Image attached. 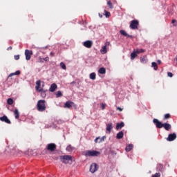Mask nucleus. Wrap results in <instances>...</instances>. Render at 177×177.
Segmentation results:
<instances>
[{
	"label": "nucleus",
	"mask_w": 177,
	"mask_h": 177,
	"mask_svg": "<svg viewBox=\"0 0 177 177\" xmlns=\"http://www.w3.org/2000/svg\"><path fill=\"white\" fill-rule=\"evenodd\" d=\"M83 156H85L86 157H99V156H100V151L86 150L83 152Z\"/></svg>",
	"instance_id": "1"
},
{
	"label": "nucleus",
	"mask_w": 177,
	"mask_h": 177,
	"mask_svg": "<svg viewBox=\"0 0 177 177\" xmlns=\"http://www.w3.org/2000/svg\"><path fill=\"white\" fill-rule=\"evenodd\" d=\"M37 109L40 112L45 111V110H46V101L44 100H39L37 104Z\"/></svg>",
	"instance_id": "2"
},
{
	"label": "nucleus",
	"mask_w": 177,
	"mask_h": 177,
	"mask_svg": "<svg viewBox=\"0 0 177 177\" xmlns=\"http://www.w3.org/2000/svg\"><path fill=\"white\" fill-rule=\"evenodd\" d=\"M59 160L61 162H63V164H68L70 162H71V161H73V156L70 155L60 156Z\"/></svg>",
	"instance_id": "3"
},
{
	"label": "nucleus",
	"mask_w": 177,
	"mask_h": 177,
	"mask_svg": "<svg viewBox=\"0 0 177 177\" xmlns=\"http://www.w3.org/2000/svg\"><path fill=\"white\" fill-rule=\"evenodd\" d=\"M139 26V21L132 20L130 23V28L131 30H138V26Z\"/></svg>",
	"instance_id": "4"
},
{
	"label": "nucleus",
	"mask_w": 177,
	"mask_h": 177,
	"mask_svg": "<svg viewBox=\"0 0 177 177\" xmlns=\"http://www.w3.org/2000/svg\"><path fill=\"white\" fill-rule=\"evenodd\" d=\"M56 147H57L56 144L50 143L47 145L46 150H48V151H55V150H56Z\"/></svg>",
	"instance_id": "5"
},
{
	"label": "nucleus",
	"mask_w": 177,
	"mask_h": 177,
	"mask_svg": "<svg viewBox=\"0 0 177 177\" xmlns=\"http://www.w3.org/2000/svg\"><path fill=\"white\" fill-rule=\"evenodd\" d=\"M110 46V41H106L105 43V46H102V49L100 50V52L102 55H105V53H107V46Z\"/></svg>",
	"instance_id": "6"
},
{
	"label": "nucleus",
	"mask_w": 177,
	"mask_h": 177,
	"mask_svg": "<svg viewBox=\"0 0 177 177\" xmlns=\"http://www.w3.org/2000/svg\"><path fill=\"white\" fill-rule=\"evenodd\" d=\"M153 124H155L156 128L161 129V128H162V127L164 125V123L160 122L158 120V119H153Z\"/></svg>",
	"instance_id": "7"
},
{
	"label": "nucleus",
	"mask_w": 177,
	"mask_h": 177,
	"mask_svg": "<svg viewBox=\"0 0 177 177\" xmlns=\"http://www.w3.org/2000/svg\"><path fill=\"white\" fill-rule=\"evenodd\" d=\"M92 45H93V41H92L91 40H87V41L83 42V46L85 48H88V49H91V48H92Z\"/></svg>",
	"instance_id": "8"
},
{
	"label": "nucleus",
	"mask_w": 177,
	"mask_h": 177,
	"mask_svg": "<svg viewBox=\"0 0 177 177\" xmlns=\"http://www.w3.org/2000/svg\"><path fill=\"white\" fill-rule=\"evenodd\" d=\"M176 139V133H173L169 134L168 137L167 138V142H174Z\"/></svg>",
	"instance_id": "9"
},
{
	"label": "nucleus",
	"mask_w": 177,
	"mask_h": 177,
	"mask_svg": "<svg viewBox=\"0 0 177 177\" xmlns=\"http://www.w3.org/2000/svg\"><path fill=\"white\" fill-rule=\"evenodd\" d=\"M97 165L96 163H93L90 166V172H91V174H95V172L97 171Z\"/></svg>",
	"instance_id": "10"
},
{
	"label": "nucleus",
	"mask_w": 177,
	"mask_h": 177,
	"mask_svg": "<svg viewBox=\"0 0 177 177\" xmlns=\"http://www.w3.org/2000/svg\"><path fill=\"white\" fill-rule=\"evenodd\" d=\"M25 56L26 60H30V59H31V56H32V50H26Z\"/></svg>",
	"instance_id": "11"
},
{
	"label": "nucleus",
	"mask_w": 177,
	"mask_h": 177,
	"mask_svg": "<svg viewBox=\"0 0 177 177\" xmlns=\"http://www.w3.org/2000/svg\"><path fill=\"white\" fill-rule=\"evenodd\" d=\"M73 106H75V104H74V102H73L71 101H67L64 104L65 109H71V107H73Z\"/></svg>",
	"instance_id": "12"
},
{
	"label": "nucleus",
	"mask_w": 177,
	"mask_h": 177,
	"mask_svg": "<svg viewBox=\"0 0 177 177\" xmlns=\"http://www.w3.org/2000/svg\"><path fill=\"white\" fill-rule=\"evenodd\" d=\"M106 139V136H102V138L97 137L95 140V143H102L104 142V140Z\"/></svg>",
	"instance_id": "13"
},
{
	"label": "nucleus",
	"mask_w": 177,
	"mask_h": 177,
	"mask_svg": "<svg viewBox=\"0 0 177 177\" xmlns=\"http://www.w3.org/2000/svg\"><path fill=\"white\" fill-rule=\"evenodd\" d=\"M0 121H2L3 122H6V124H10V120L8 118V116L6 115L0 117Z\"/></svg>",
	"instance_id": "14"
},
{
	"label": "nucleus",
	"mask_w": 177,
	"mask_h": 177,
	"mask_svg": "<svg viewBox=\"0 0 177 177\" xmlns=\"http://www.w3.org/2000/svg\"><path fill=\"white\" fill-rule=\"evenodd\" d=\"M111 129H113V123H109L106 124V133H111Z\"/></svg>",
	"instance_id": "15"
},
{
	"label": "nucleus",
	"mask_w": 177,
	"mask_h": 177,
	"mask_svg": "<svg viewBox=\"0 0 177 177\" xmlns=\"http://www.w3.org/2000/svg\"><path fill=\"white\" fill-rule=\"evenodd\" d=\"M120 33L121 34V35H123V37H127V38H132V35H128V33H127V32L124 30H120Z\"/></svg>",
	"instance_id": "16"
},
{
	"label": "nucleus",
	"mask_w": 177,
	"mask_h": 177,
	"mask_svg": "<svg viewBox=\"0 0 177 177\" xmlns=\"http://www.w3.org/2000/svg\"><path fill=\"white\" fill-rule=\"evenodd\" d=\"M56 89H57V85L55 83L52 84L50 88H49V91L50 92H55V91H56Z\"/></svg>",
	"instance_id": "17"
},
{
	"label": "nucleus",
	"mask_w": 177,
	"mask_h": 177,
	"mask_svg": "<svg viewBox=\"0 0 177 177\" xmlns=\"http://www.w3.org/2000/svg\"><path fill=\"white\" fill-rule=\"evenodd\" d=\"M162 128H164L166 131H169L171 128H172V126L169 123H163Z\"/></svg>",
	"instance_id": "18"
},
{
	"label": "nucleus",
	"mask_w": 177,
	"mask_h": 177,
	"mask_svg": "<svg viewBox=\"0 0 177 177\" xmlns=\"http://www.w3.org/2000/svg\"><path fill=\"white\" fill-rule=\"evenodd\" d=\"M140 62L143 64H146V63H147V62H149V59H147V56L145 55L143 57H140Z\"/></svg>",
	"instance_id": "19"
},
{
	"label": "nucleus",
	"mask_w": 177,
	"mask_h": 177,
	"mask_svg": "<svg viewBox=\"0 0 177 177\" xmlns=\"http://www.w3.org/2000/svg\"><path fill=\"white\" fill-rule=\"evenodd\" d=\"M14 115H15L16 120H19V118L20 117V113H19V109H15Z\"/></svg>",
	"instance_id": "20"
},
{
	"label": "nucleus",
	"mask_w": 177,
	"mask_h": 177,
	"mask_svg": "<svg viewBox=\"0 0 177 177\" xmlns=\"http://www.w3.org/2000/svg\"><path fill=\"white\" fill-rule=\"evenodd\" d=\"M124 126H125V124L124 123V122L118 123L116 124V129L118 131V129H121L122 128H124Z\"/></svg>",
	"instance_id": "21"
},
{
	"label": "nucleus",
	"mask_w": 177,
	"mask_h": 177,
	"mask_svg": "<svg viewBox=\"0 0 177 177\" xmlns=\"http://www.w3.org/2000/svg\"><path fill=\"white\" fill-rule=\"evenodd\" d=\"M41 88V80H37L36 82V86H35V89L36 91H37V92L41 90V88Z\"/></svg>",
	"instance_id": "22"
},
{
	"label": "nucleus",
	"mask_w": 177,
	"mask_h": 177,
	"mask_svg": "<svg viewBox=\"0 0 177 177\" xmlns=\"http://www.w3.org/2000/svg\"><path fill=\"white\" fill-rule=\"evenodd\" d=\"M134 50L137 55H139L140 53H145V52H146V50L143 48H140V49L137 48V49H134Z\"/></svg>",
	"instance_id": "23"
},
{
	"label": "nucleus",
	"mask_w": 177,
	"mask_h": 177,
	"mask_svg": "<svg viewBox=\"0 0 177 177\" xmlns=\"http://www.w3.org/2000/svg\"><path fill=\"white\" fill-rule=\"evenodd\" d=\"M38 92H41V96L42 97H46V91H44V88H40Z\"/></svg>",
	"instance_id": "24"
},
{
	"label": "nucleus",
	"mask_w": 177,
	"mask_h": 177,
	"mask_svg": "<svg viewBox=\"0 0 177 177\" xmlns=\"http://www.w3.org/2000/svg\"><path fill=\"white\" fill-rule=\"evenodd\" d=\"M124 138V132L120 131L116 135V139H122Z\"/></svg>",
	"instance_id": "25"
},
{
	"label": "nucleus",
	"mask_w": 177,
	"mask_h": 177,
	"mask_svg": "<svg viewBox=\"0 0 177 177\" xmlns=\"http://www.w3.org/2000/svg\"><path fill=\"white\" fill-rule=\"evenodd\" d=\"M133 149V145L130 144L126 147V151L129 152L131 151Z\"/></svg>",
	"instance_id": "26"
},
{
	"label": "nucleus",
	"mask_w": 177,
	"mask_h": 177,
	"mask_svg": "<svg viewBox=\"0 0 177 177\" xmlns=\"http://www.w3.org/2000/svg\"><path fill=\"white\" fill-rule=\"evenodd\" d=\"M136 56H138V54L136 53V51L133 50V51L131 53V60L135 59V57H136Z\"/></svg>",
	"instance_id": "27"
},
{
	"label": "nucleus",
	"mask_w": 177,
	"mask_h": 177,
	"mask_svg": "<svg viewBox=\"0 0 177 177\" xmlns=\"http://www.w3.org/2000/svg\"><path fill=\"white\" fill-rule=\"evenodd\" d=\"M13 75H20V71H17L15 73H12L8 75V79H9L10 77H13Z\"/></svg>",
	"instance_id": "28"
},
{
	"label": "nucleus",
	"mask_w": 177,
	"mask_h": 177,
	"mask_svg": "<svg viewBox=\"0 0 177 177\" xmlns=\"http://www.w3.org/2000/svg\"><path fill=\"white\" fill-rule=\"evenodd\" d=\"M164 168V166L162 164H158L156 169L161 172L162 171V169Z\"/></svg>",
	"instance_id": "29"
},
{
	"label": "nucleus",
	"mask_w": 177,
	"mask_h": 177,
	"mask_svg": "<svg viewBox=\"0 0 177 177\" xmlns=\"http://www.w3.org/2000/svg\"><path fill=\"white\" fill-rule=\"evenodd\" d=\"M151 67L153 68V70L157 71L158 69V66H157V63L152 62L151 63Z\"/></svg>",
	"instance_id": "30"
},
{
	"label": "nucleus",
	"mask_w": 177,
	"mask_h": 177,
	"mask_svg": "<svg viewBox=\"0 0 177 177\" xmlns=\"http://www.w3.org/2000/svg\"><path fill=\"white\" fill-rule=\"evenodd\" d=\"M98 73L100 74H106V68H100L98 71Z\"/></svg>",
	"instance_id": "31"
},
{
	"label": "nucleus",
	"mask_w": 177,
	"mask_h": 177,
	"mask_svg": "<svg viewBox=\"0 0 177 177\" xmlns=\"http://www.w3.org/2000/svg\"><path fill=\"white\" fill-rule=\"evenodd\" d=\"M89 77H90V80H96V73H91L90 74Z\"/></svg>",
	"instance_id": "32"
},
{
	"label": "nucleus",
	"mask_w": 177,
	"mask_h": 177,
	"mask_svg": "<svg viewBox=\"0 0 177 177\" xmlns=\"http://www.w3.org/2000/svg\"><path fill=\"white\" fill-rule=\"evenodd\" d=\"M107 5H108L109 9H113V8H114L113 6V3H111V1H107Z\"/></svg>",
	"instance_id": "33"
},
{
	"label": "nucleus",
	"mask_w": 177,
	"mask_h": 177,
	"mask_svg": "<svg viewBox=\"0 0 177 177\" xmlns=\"http://www.w3.org/2000/svg\"><path fill=\"white\" fill-rule=\"evenodd\" d=\"M74 150V147H73L71 145H68L66 147V151H73Z\"/></svg>",
	"instance_id": "34"
},
{
	"label": "nucleus",
	"mask_w": 177,
	"mask_h": 177,
	"mask_svg": "<svg viewBox=\"0 0 177 177\" xmlns=\"http://www.w3.org/2000/svg\"><path fill=\"white\" fill-rule=\"evenodd\" d=\"M7 103H8V104L12 105L14 103L13 99L8 98L7 100Z\"/></svg>",
	"instance_id": "35"
},
{
	"label": "nucleus",
	"mask_w": 177,
	"mask_h": 177,
	"mask_svg": "<svg viewBox=\"0 0 177 177\" xmlns=\"http://www.w3.org/2000/svg\"><path fill=\"white\" fill-rule=\"evenodd\" d=\"M61 68H62V70H66V64L64 62H61L59 64Z\"/></svg>",
	"instance_id": "36"
},
{
	"label": "nucleus",
	"mask_w": 177,
	"mask_h": 177,
	"mask_svg": "<svg viewBox=\"0 0 177 177\" xmlns=\"http://www.w3.org/2000/svg\"><path fill=\"white\" fill-rule=\"evenodd\" d=\"M169 118H171V114H169V113H166V114L165 115V116H164V119H165V120H168V119H169Z\"/></svg>",
	"instance_id": "37"
},
{
	"label": "nucleus",
	"mask_w": 177,
	"mask_h": 177,
	"mask_svg": "<svg viewBox=\"0 0 177 177\" xmlns=\"http://www.w3.org/2000/svg\"><path fill=\"white\" fill-rule=\"evenodd\" d=\"M56 96H57V97H60V96H63V94L62 93V91H58L56 93Z\"/></svg>",
	"instance_id": "38"
},
{
	"label": "nucleus",
	"mask_w": 177,
	"mask_h": 177,
	"mask_svg": "<svg viewBox=\"0 0 177 177\" xmlns=\"http://www.w3.org/2000/svg\"><path fill=\"white\" fill-rule=\"evenodd\" d=\"M104 15L106 16V17H109V16H111L110 12H107V10H104Z\"/></svg>",
	"instance_id": "39"
},
{
	"label": "nucleus",
	"mask_w": 177,
	"mask_h": 177,
	"mask_svg": "<svg viewBox=\"0 0 177 177\" xmlns=\"http://www.w3.org/2000/svg\"><path fill=\"white\" fill-rule=\"evenodd\" d=\"M161 176V174L160 173H156L155 174H153L151 176V177H160Z\"/></svg>",
	"instance_id": "40"
},
{
	"label": "nucleus",
	"mask_w": 177,
	"mask_h": 177,
	"mask_svg": "<svg viewBox=\"0 0 177 177\" xmlns=\"http://www.w3.org/2000/svg\"><path fill=\"white\" fill-rule=\"evenodd\" d=\"M38 62L39 63H44V58H42L41 57H39Z\"/></svg>",
	"instance_id": "41"
},
{
	"label": "nucleus",
	"mask_w": 177,
	"mask_h": 177,
	"mask_svg": "<svg viewBox=\"0 0 177 177\" xmlns=\"http://www.w3.org/2000/svg\"><path fill=\"white\" fill-rule=\"evenodd\" d=\"M167 75L168 77H170V78H172V77H174V74H172V73L171 72H168Z\"/></svg>",
	"instance_id": "42"
},
{
	"label": "nucleus",
	"mask_w": 177,
	"mask_h": 177,
	"mask_svg": "<svg viewBox=\"0 0 177 177\" xmlns=\"http://www.w3.org/2000/svg\"><path fill=\"white\" fill-rule=\"evenodd\" d=\"M101 107H102V110H104V109H106V104H101Z\"/></svg>",
	"instance_id": "43"
},
{
	"label": "nucleus",
	"mask_w": 177,
	"mask_h": 177,
	"mask_svg": "<svg viewBox=\"0 0 177 177\" xmlns=\"http://www.w3.org/2000/svg\"><path fill=\"white\" fill-rule=\"evenodd\" d=\"M14 57L15 60H19V59H20V55H15Z\"/></svg>",
	"instance_id": "44"
},
{
	"label": "nucleus",
	"mask_w": 177,
	"mask_h": 177,
	"mask_svg": "<svg viewBox=\"0 0 177 177\" xmlns=\"http://www.w3.org/2000/svg\"><path fill=\"white\" fill-rule=\"evenodd\" d=\"M43 60H44V62H49V57H46L45 58H43Z\"/></svg>",
	"instance_id": "45"
},
{
	"label": "nucleus",
	"mask_w": 177,
	"mask_h": 177,
	"mask_svg": "<svg viewBox=\"0 0 177 177\" xmlns=\"http://www.w3.org/2000/svg\"><path fill=\"white\" fill-rule=\"evenodd\" d=\"M117 110H119V111H122V109L120 108V107H118V108H117Z\"/></svg>",
	"instance_id": "46"
},
{
	"label": "nucleus",
	"mask_w": 177,
	"mask_h": 177,
	"mask_svg": "<svg viewBox=\"0 0 177 177\" xmlns=\"http://www.w3.org/2000/svg\"><path fill=\"white\" fill-rule=\"evenodd\" d=\"M12 46H10V47H8V48H7V50H12Z\"/></svg>",
	"instance_id": "47"
},
{
	"label": "nucleus",
	"mask_w": 177,
	"mask_h": 177,
	"mask_svg": "<svg viewBox=\"0 0 177 177\" xmlns=\"http://www.w3.org/2000/svg\"><path fill=\"white\" fill-rule=\"evenodd\" d=\"M50 56H55V53H54L53 52H51V53H50Z\"/></svg>",
	"instance_id": "48"
},
{
	"label": "nucleus",
	"mask_w": 177,
	"mask_h": 177,
	"mask_svg": "<svg viewBox=\"0 0 177 177\" xmlns=\"http://www.w3.org/2000/svg\"><path fill=\"white\" fill-rule=\"evenodd\" d=\"M175 21H176V20L173 19V20L171 21V23L174 24V23H175Z\"/></svg>",
	"instance_id": "49"
},
{
	"label": "nucleus",
	"mask_w": 177,
	"mask_h": 177,
	"mask_svg": "<svg viewBox=\"0 0 177 177\" xmlns=\"http://www.w3.org/2000/svg\"><path fill=\"white\" fill-rule=\"evenodd\" d=\"M158 64H160L161 63V60L158 59Z\"/></svg>",
	"instance_id": "50"
},
{
	"label": "nucleus",
	"mask_w": 177,
	"mask_h": 177,
	"mask_svg": "<svg viewBox=\"0 0 177 177\" xmlns=\"http://www.w3.org/2000/svg\"><path fill=\"white\" fill-rule=\"evenodd\" d=\"M99 16H100V17H103V15H100V14H99Z\"/></svg>",
	"instance_id": "51"
},
{
	"label": "nucleus",
	"mask_w": 177,
	"mask_h": 177,
	"mask_svg": "<svg viewBox=\"0 0 177 177\" xmlns=\"http://www.w3.org/2000/svg\"><path fill=\"white\" fill-rule=\"evenodd\" d=\"M42 86H44V83H43V85H42Z\"/></svg>",
	"instance_id": "52"
}]
</instances>
